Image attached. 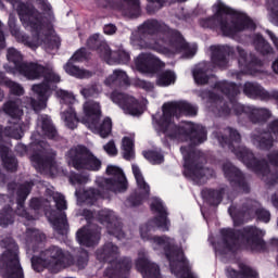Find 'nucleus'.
Here are the masks:
<instances>
[{
	"label": "nucleus",
	"mask_w": 278,
	"mask_h": 278,
	"mask_svg": "<svg viewBox=\"0 0 278 278\" xmlns=\"http://www.w3.org/2000/svg\"><path fill=\"white\" fill-rule=\"evenodd\" d=\"M7 60L9 63L4 64L3 68L9 75H21L28 81L43 79L42 83L33 86L31 90L37 94V100L31 99L30 104L34 110L45 105L47 103V93L51 90V84H60V75L49 66L36 62H25L23 53L15 48L7 50Z\"/></svg>",
	"instance_id": "f257e3e1"
},
{
	"label": "nucleus",
	"mask_w": 278,
	"mask_h": 278,
	"mask_svg": "<svg viewBox=\"0 0 278 278\" xmlns=\"http://www.w3.org/2000/svg\"><path fill=\"white\" fill-rule=\"evenodd\" d=\"M136 40L141 49L168 53L170 47H175V29L164 22L150 18L138 27Z\"/></svg>",
	"instance_id": "f03ea898"
},
{
	"label": "nucleus",
	"mask_w": 278,
	"mask_h": 278,
	"mask_svg": "<svg viewBox=\"0 0 278 278\" xmlns=\"http://www.w3.org/2000/svg\"><path fill=\"white\" fill-rule=\"evenodd\" d=\"M215 15L202 20V27H217L224 36H236L244 29H255V23L244 13L236 12L222 2L214 4Z\"/></svg>",
	"instance_id": "7ed1b4c3"
},
{
	"label": "nucleus",
	"mask_w": 278,
	"mask_h": 278,
	"mask_svg": "<svg viewBox=\"0 0 278 278\" xmlns=\"http://www.w3.org/2000/svg\"><path fill=\"white\" fill-rule=\"evenodd\" d=\"M226 131L229 135V139L227 140L225 139V137L218 138L219 144H222V147H228V149L232 153H235V155L239 160H241V162H243V164H245L248 168H253L255 173L262 175L265 184H273V181H276L277 174L270 173V169L268 168V163H266V161L257 162V160H255V156L253 155V152L240 146V142L242 140L240 132L232 128H228Z\"/></svg>",
	"instance_id": "20e7f679"
},
{
	"label": "nucleus",
	"mask_w": 278,
	"mask_h": 278,
	"mask_svg": "<svg viewBox=\"0 0 278 278\" xmlns=\"http://www.w3.org/2000/svg\"><path fill=\"white\" fill-rule=\"evenodd\" d=\"M30 262L36 273H42L45 268H52V270L68 268L74 261L72 254L64 253V250L58 245H51L41 251L39 255H34Z\"/></svg>",
	"instance_id": "39448f33"
},
{
	"label": "nucleus",
	"mask_w": 278,
	"mask_h": 278,
	"mask_svg": "<svg viewBox=\"0 0 278 278\" xmlns=\"http://www.w3.org/2000/svg\"><path fill=\"white\" fill-rule=\"evenodd\" d=\"M152 125L165 149L170 151L172 142H175V101L165 102L160 112L152 115Z\"/></svg>",
	"instance_id": "423d86ee"
},
{
	"label": "nucleus",
	"mask_w": 278,
	"mask_h": 278,
	"mask_svg": "<svg viewBox=\"0 0 278 278\" xmlns=\"http://www.w3.org/2000/svg\"><path fill=\"white\" fill-rule=\"evenodd\" d=\"M33 187L34 184L29 181H26L18 187L16 191L17 208L14 211L12 206L7 205L0 211V227H10V225H14L16 216H22V218H26V220H34V215L29 214L27 208H25V201H27V197L31 194Z\"/></svg>",
	"instance_id": "0eeeda50"
},
{
	"label": "nucleus",
	"mask_w": 278,
	"mask_h": 278,
	"mask_svg": "<svg viewBox=\"0 0 278 278\" xmlns=\"http://www.w3.org/2000/svg\"><path fill=\"white\" fill-rule=\"evenodd\" d=\"M84 114L85 116L83 117L77 116L75 108L70 105L61 116L68 129H77V123H83L87 127H94V124L101 121V104L94 101H87L84 104Z\"/></svg>",
	"instance_id": "6e6552de"
},
{
	"label": "nucleus",
	"mask_w": 278,
	"mask_h": 278,
	"mask_svg": "<svg viewBox=\"0 0 278 278\" xmlns=\"http://www.w3.org/2000/svg\"><path fill=\"white\" fill-rule=\"evenodd\" d=\"M66 157L70 166L75 168V170H91L98 173V170H101V166H103L101 160L84 144L71 148L66 152Z\"/></svg>",
	"instance_id": "1a4fd4ad"
},
{
	"label": "nucleus",
	"mask_w": 278,
	"mask_h": 278,
	"mask_svg": "<svg viewBox=\"0 0 278 278\" xmlns=\"http://www.w3.org/2000/svg\"><path fill=\"white\" fill-rule=\"evenodd\" d=\"M7 251L0 255V271L3 278H25L23 267L18 258V244L13 239H4L8 242Z\"/></svg>",
	"instance_id": "9d476101"
},
{
	"label": "nucleus",
	"mask_w": 278,
	"mask_h": 278,
	"mask_svg": "<svg viewBox=\"0 0 278 278\" xmlns=\"http://www.w3.org/2000/svg\"><path fill=\"white\" fill-rule=\"evenodd\" d=\"M150 210L153 212V214H156V216L140 226L139 231L142 240H151V231H155V229L168 231L170 227L168 211H166V206H164L162 200H153L150 205Z\"/></svg>",
	"instance_id": "9b49d317"
},
{
	"label": "nucleus",
	"mask_w": 278,
	"mask_h": 278,
	"mask_svg": "<svg viewBox=\"0 0 278 278\" xmlns=\"http://www.w3.org/2000/svg\"><path fill=\"white\" fill-rule=\"evenodd\" d=\"M185 159V166L189 170L193 181L205 184L207 179L214 177V170L204 167L205 156L201 152H190L186 147L180 148Z\"/></svg>",
	"instance_id": "f8f14e48"
},
{
	"label": "nucleus",
	"mask_w": 278,
	"mask_h": 278,
	"mask_svg": "<svg viewBox=\"0 0 278 278\" xmlns=\"http://www.w3.org/2000/svg\"><path fill=\"white\" fill-rule=\"evenodd\" d=\"M106 175L110 178H101L98 180V186L102 190H109V192L123 193L127 192L129 188V182L127 181V176L123 168L116 165H108L105 169Z\"/></svg>",
	"instance_id": "ddd939ff"
},
{
	"label": "nucleus",
	"mask_w": 278,
	"mask_h": 278,
	"mask_svg": "<svg viewBox=\"0 0 278 278\" xmlns=\"http://www.w3.org/2000/svg\"><path fill=\"white\" fill-rule=\"evenodd\" d=\"M17 14L23 25L30 27L33 38L35 40H40V34H42L43 27L42 15L40 12L36 11L34 7H29V4L25 2H20L17 4Z\"/></svg>",
	"instance_id": "4468645a"
},
{
	"label": "nucleus",
	"mask_w": 278,
	"mask_h": 278,
	"mask_svg": "<svg viewBox=\"0 0 278 278\" xmlns=\"http://www.w3.org/2000/svg\"><path fill=\"white\" fill-rule=\"evenodd\" d=\"M176 139L190 140V144L197 147L198 144H203V142L207 140V131L201 125L182 123L176 128Z\"/></svg>",
	"instance_id": "2eb2a0df"
},
{
	"label": "nucleus",
	"mask_w": 278,
	"mask_h": 278,
	"mask_svg": "<svg viewBox=\"0 0 278 278\" xmlns=\"http://www.w3.org/2000/svg\"><path fill=\"white\" fill-rule=\"evenodd\" d=\"M53 201L55 202L56 210L60 213L51 214L50 223H52L53 228L59 233V236H66L68 233V218H66V213L64 210L67 208L66 198L61 193H56L53 197Z\"/></svg>",
	"instance_id": "dca6fc26"
},
{
	"label": "nucleus",
	"mask_w": 278,
	"mask_h": 278,
	"mask_svg": "<svg viewBox=\"0 0 278 278\" xmlns=\"http://www.w3.org/2000/svg\"><path fill=\"white\" fill-rule=\"evenodd\" d=\"M132 175L137 181V186L139 190H143V192H135L130 194L126 201L130 207H138L139 205H142V201L149 197V192H151V188L149 187V184L144 180V176L142 175V172L140 170V167L138 165H132Z\"/></svg>",
	"instance_id": "f3484780"
},
{
	"label": "nucleus",
	"mask_w": 278,
	"mask_h": 278,
	"mask_svg": "<svg viewBox=\"0 0 278 278\" xmlns=\"http://www.w3.org/2000/svg\"><path fill=\"white\" fill-rule=\"evenodd\" d=\"M111 97L113 103L119 105L125 114H129L130 116H141L143 112L142 104L135 97L123 92H113Z\"/></svg>",
	"instance_id": "a211bd4d"
},
{
	"label": "nucleus",
	"mask_w": 278,
	"mask_h": 278,
	"mask_svg": "<svg viewBox=\"0 0 278 278\" xmlns=\"http://www.w3.org/2000/svg\"><path fill=\"white\" fill-rule=\"evenodd\" d=\"M100 8H110L118 12L127 10L130 16L138 17L140 15V0H98Z\"/></svg>",
	"instance_id": "6ab92c4d"
},
{
	"label": "nucleus",
	"mask_w": 278,
	"mask_h": 278,
	"mask_svg": "<svg viewBox=\"0 0 278 278\" xmlns=\"http://www.w3.org/2000/svg\"><path fill=\"white\" fill-rule=\"evenodd\" d=\"M136 68L140 71V73H150L151 75H155L160 73L166 64L162 62L157 56L153 54L141 53L137 56Z\"/></svg>",
	"instance_id": "aec40b11"
},
{
	"label": "nucleus",
	"mask_w": 278,
	"mask_h": 278,
	"mask_svg": "<svg viewBox=\"0 0 278 278\" xmlns=\"http://www.w3.org/2000/svg\"><path fill=\"white\" fill-rule=\"evenodd\" d=\"M275 140L278 142V119L269 124L268 132L252 135V142L255 147H258V149H270Z\"/></svg>",
	"instance_id": "412c9836"
},
{
	"label": "nucleus",
	"mask_w": 278,
	"mask_h": 278,
	"mask_svg": "<svg viewBox=\"0 0 278 278\" xmlns=\"http://www.w3.org/2000/svg\"><path fill=\"white\" fill-rule=\"evenodd\" d=\"M264 230H260L255 227H247L243 229L241 238L245 240L247 249H251V251H260L265 247V243L262 239L264 238Z\"/></svg>",
	"instance_id": "4be33fe9"
},
{
	"label": "nucleus",
	"mask_w": 278,
	"mask_h": 278,
	"mask_svg": "<svg viewBox=\"0 0 278 278\" xmlns=\"http://www.w3.org/2000/svg\"><path fill=\"white\" fill-rule=\"evenodd\" d=\"M131 270V258L122 257L112 267L106 268L104 275L109 278H128Z\"/></svg>",
	"instance_id": "5701e85b"
},
{
	"label": "nucleus",
	"mask_w": 278,
	"mask_h": 278,
	"mask_svg": "<svg viewBox=\"0 0 278 278\" xmlns=\"http://www.w3.org/2000/svg\"><path fill=\"white\" fill-rule=\"evenodd\" d=\"M152 240L157 247H163L165 257L169 264V270L172 275H175V244H173L170 238L166 236H154Z\"/></svg>",
	"instance_id": "b1692460"
},
{
	"label": "nucleus",
	"mask_w": 278,
	"mask_h": 278,
	"mask_svg": "<svg viewBox=\"0 0 278 278\" xmlns=\"http://www.w3.org/2000/svg\"><path fill=\"white\" fill-rule=\"evenodd\" d=\"M76 240L81 247H97L101 240V231L83 227L76 232Z\"/></svg>",
	"instance_id": "393cba45"
},
{
	"label": "nucleus",
	"mask_w": 278,
	"mask_h": 278,
	"mask_svg": "<svg viewBox=\"0 0 278 278\" xmlns=\"http://www.w3.org/2000/svg\"><path fill=\"white\" fill-rule=\"evenodd\" d=\"M58 153L51 149H43L42 153H34L30 156V161L38 166V168H42L43 170L47 168H53L55 164V157Z\"/></svg>",
	"instance_id": "a878e982"
},
{
	"label": "nucleus",
	"mask_w": 278,
	"mask_h": 278,
	"mask_svg": "<svg viewBox=\"0 0 278 278\" xmlns=\"http://www.w3.org/2000/svg\"><path fill=\"white\" fill-rule=\"evenodd\" d=\"M136 268L141 273L143 278H162L160 265L151 263L147 257H139L136 262Z\"/></svg>",
	"instance_id": "bb28decb"
},
{
	"label": "nucleus",
	"mask_w": 278,
	"mask_h": 278,
	"mask_svg": "<svg viewBox=\"0 0 278 278\" xmlns=\"http://www.w3.org/2000/svg\"><path fill=\"white\" fill-rule=\"evenodd\" d=\"M96 257L98 262L112 264L118 257V247L112 242H106L96 251Z\"/></svg>",
	"instance_id": "cd10ccee"
},
{
	"label": "nucleus",
	"mask_w": 278,
	"mask_h": 278,
	"mask_svg": "<svg viewBox=\"0 0 278 278\" xmlns=\"http://www.w3.org/2000/svg\"><path fill=\"white\" fill-rule=\"evenodd\" d=\"M223 170L225 177H227L230 182L236 181L243 192H249V185L244 181V177L238 167L232 166L231 163L227 162L224 164Z\"/></svg>",
	"instance_id": "c85d7f7f"
},
{
	"label": "nucleus",
	"mask_w": 278,
	"mask_h": 278,
	"mask_svg": "<svg viewBox=\"0 0 278 278\" xmlns=\"http://www.w3.org/2000/svg\"><path fill=\"white\" fill-rule=\"evenodd\" d=\"M100 220L102 223H106L108 233L110 236H114L117 240H123L125 238V231H123V223L116 220L114 222V217L110 213H100Z\"/></svg>",
	"instance_id": "c756f323"
},
{
	"label": "nucleus",
	"mask_w": 278,
	"mask_h": 278,
	"mask_svg": "<svg viewBox=\"0 0 278 278\" xmlns=\"http://www.w3.org/2000/svg\"><path fill=\"white\" fill-rule=\"evenodd\" d=\"M175 54L180 58H193L197 53V45H189L186 42L181 34L175 33Z\"/></svg>",
	"instance_id": "7c9ffc66"
},
{
	"label": "nucleus",
	"mask_w": 278,
	"mask_h": 278,
	"mask_svg": "<svg viewBox=\"0 0 278 278\" xmlns=\"http://www.w3.org/2000/svg\"><path fill=\"white\" fill-rule=\"evenodd\" d=\"M211 52L213 64L223 68L227 66V58L225 55H232L233 48L229 46H212Z\"/></svg>",
	"instance_id": "2f4dec72"
},
{
	"label": "nucleus",
	"mask_w": 278,
	"mask_h": 278,
	"mask_svg": "<svg viewBox=\"0 0 278 278\" xmlns=\"http://www.w3.org/2000/svg\"><path fill=\"white\" fill-rule=\"evenodd\" d=\"M87 47L91 51H97L102 60L110 55V46L104 40H101L99 34H94L88 38Z\"/></svg>",
	"instance_id": "473e14b6"
},
{
	"label": "nucleus",
	"mask_w": 278,
	"mask_h": 278,
	"mask_svg": "<svg viewBox=\"0 0 278 278\" xmlns=\"http://www.w3.org/2000/svg\"><path fill=\"white\" fill-rule=\"evenodd\" d=\"M177 262H176V270L177 277L179 278H198L197 274L190 269V264H188V260L184 256V251L179 250L177 252Z\"/></svg>",
	"instance_id": "72a5a7b5"
},
{
	"label": "nucleus",
	"mask_w": 278,
	"mask_h": 278,
	"mask_svg": "<svg viewBox=\"0 0 278 278\" xmlns=\"http://www.w3.org/2000/svg\"><path fill=\"white\" fill-rule=\"evenodd\" d=\"M105 86L110 88H121L122 86H129V76L122 70H115L112 75H110L104 80Z\"/></svg>",
	"instance_id": "f704fd0d"
},
{
	"label": "nucleus",
	"mask_w": 278,
	"mask_h": 278,
	"mask_svg": "<svg viewBox=\"0 0 278 278\" xmlns=\"http://www.w3.org/2000/svg\"><path fill=\"white\" fill-rule=\"evenodd\" d=\"M104 62L106 64H129L131 62V54L126 50L119 49L112 52V49L109 47V55L104 56Z\"/></svg>",
	"instance_id": "c9c22d12"
},
{
	"label": "nucleus",
	"mask_w": 278,
	"mask_h": 278,
	"mask_svg": "<svg viewBox=\"0 0 278 278\" xmlns=\"http://www.w3.org/2000/svg\"><path fill=\"white\" fill-rule=\"evenodd\" d=\"M245 114L252 123H264V121L270 118V111L264 108L248 106L245 108Z\"/></svg>",
	"instance_id": "e433bc0d"
},
{
	"label": "nucleus",
	"mask_w": 278,
	"mask_h": 278,
	"mask_svg": "<svg viewBox=\"0 0 278 278\" xmlns=\"http://www.w3.org/2000/svg\"><path fill=\"white\" fill-rule=\"evenodd\" d=\"M207 71H210V65H207L206 62L198 64L193 70V79L198 86H205V84H208L210 76L207 75Z\"/></svg>",
	"instance_id": "4c0bfd02"
},
{
	"label": "nucleus",
	"mask_w": 278,
	"mask_h": 278,
	"mask_svg": "<svg viewBox=\"0 0 278 278\" xmlns=\"http://www.w3.org/2000/svg\"><path fill=\"white\" fill-rule=\"evenodd\" d=\"M75 61H72L71 59L67 61V63L64 65V71L67 73V75H71L72 77H76L77 79H84L86 77H91L92 73L87 70H81L79 66L75 65Z\"/></svg>",
	"instance_id": "58836bf2"
},
{
	"label": "nucleus",
	"mask_w": 278,
	"mask_h": 278,
	"mask_svg": "<svg viewBox=\"0 0 278 278\" xmlns=\"http://www.w3.org/2000/svg\"><path fill=\"white\" fill-rule=\"evenodd\" d=\"M93 134H99L100 138H109L112 135V118L105 117L102 123L94 124V127H89Z\"/></svg>",
	"instance_id": "ea45409f"
},
{
	"label": "nucleus",
	"mask_w": 278,
	"mask_h": 278,
	"mask_svg": "<svg viewBox=\"0 0 278 278\" xmlns=\"http://www.w3.org/2000/svg\"><path fill=\"white\" fill-rule=\"evenodd\" d=\"M0 136H5L7 138H14V140H21L23 138V127L18 124H13L11 126L4 127L0 125Z\"/></svg>",
	"instance_id": "a19ab883"
},
{
	"label": "nucleus",
	"mask_w": 278,
	"mask_h": 278,
	"mask_svg": "<svg viewBox=\"0 0 278 278\" xmlns=\"http://www.w3.org/2000/svg\"><path fill=\"white\" fill-rule=\"evenodd\" d=\"M47 240V236L40 232V230H36L34 228H28L26 230V242L31 247H38V244L45 242Z\"/></svg>",
	"instance_id": "79ce46f5"
},
{
	"label": "nucleus",
	"mask_w": 278,
	"mask_h": 278,
	"mask_svg": "<svg viewBox=\"0 0 278 278\" xmlns=\"http://www.w3.org/2000/svg\"><path fill=\"white\" fill-rule=\"evenodd\" d=\"M226 275L229 278H256L257 277V273L253 271V269L247 266L241 267L240 273L236 271V269L231 267H228Z\"/></svg>",
	"instance_id": "37998d69"
},
{
	"label": "nucleus",
	"mask_w": 278,
	"mask_h": 278,
	"mask_svg": "<svg viewBox=\"0 0 278 278\" xmlns=\"http://www.w3.org/2000/svg\"><path fill=\"white\" fill-rule=\"evenodd\" d=\"M8 26L11 36L16 38V40H20L21 42H25V40H27V35L21 33V27L18 26V24H16V17L10 16L8 21Z\"/></svg>",
	"instance_id": "c03bdc74"
},
{
	"label": "nucleus",
	"mask_w": 278,
	"mask_h": 278,
	"mask_svg": "<svg viewBox=\"0 0 278 278\" xmlns=\"http://www.w3.org/2000/svg\"><path fill=\"white\" fill-rule=\"evenodd\" d=\"M143 157L150 162L153 166L164 164V154L157 150H147L142 152Z\"/></svg>",
	"instance_id": "a18cd8bd"
},
{
	"label": "nucleus",
	"mask_w": 278,
	"mask_h": 278,
	"mask_svg": "<svg viewBox=\"0 0 278 278\" xmlns=\"http://www.w3.org/2000/svg\"><path fill=\"white\" fill-rule=\"evenodd\" d=\"M90 260V255L87 250H80L76 257L73 256V264L70 266H76L79 270H84L88 266V262Z\"/></svg>",
	"instance_id": "49530a36"
},
{
	"label": "nucleus",
	"mask_w": 278,
	"mask_h": 278,
	"mask_svg": "<svg viewBox=\"0 0 278 278\" xmlns=\"http://www.w3.org/2000/svg\"><path fill=\"white\" fill-rule=\"evenodd\" d=\"M175 83V72L164 71L157 74L156 86L166 87Z\"/></svg>",
	"instance_id": "de8ad7c7"
},
{
	"label": "nucleus",
	"mask_w": 278,
	"mask_h": 278,
	"mask_svg": "<svg viewBox=\"0 0 278 278\" xmlns=\"http://www.w3.org/2000/svg\"><path fill=\"white\" fill-rule=\"evenodd\" d=\"M41 129L49 140H55V138H58V129H55L51 119L43 117L41 121Z\"/></svg>",
	"instance_id": "09e8293b"
},
{
	"label": "nucleus",
	"mask_w": 278,
	"mask_h": 278,
	"mask_svg": "<svg viewBox=\"0 0 278 278\" xmlns=\"http://www.w3.org/2000/svg\"><path fill=\"white\" fill-rule=\"evenodd\" d=\"M254 47L262 55H270L273 53V47L260 35L255 36Z\"/></svg>",
	"instance_id": "8fccbe9b"
},
{
	"label": "nucleus",
	"mask_w": 278,
	"mask_h": 278,
	"mask_svg": "<svg viewBox=\"0 0 278 278\" xmlns=\"http://www.w3.org/2000/svg\"><path fill=\"white\" fill-rule=\"evenodd\" d=\"M222 235L224 236V247H226L228 251H233L231 244H236V237L240 240V235L238 232L235 233L231 229H223Z\"/></svg>",
	"instance_id": "3c124183"
},
{
	"label": "nucleus",
	"mask_w": 278,
	"mask_h": 278,
	"mask_svg": "<svg viewBox=\"0 0 278 278\" xmlns=\"http://www.w3.org/2000/svg\"><path fill=\"white\" fill-rule=\"evenodd\" d=\"M4 112L11 116V118H21V116H23V110H21L16 101L7 102L4 104Z\"/></svg>",
	"instance_id": "603ef678"
},
{
	"label": "nucleus",
	"mask_w": 278,
	"mask_h": 278,
	"mask_svg": "<svg viewBox=\"0 0 278 278\" xmlns=\"http://www.w3.org/2000/svg\"><path fill=\"white\" fill-rule=\"evenodd\" d=\"M176 112H180L181 114H186L187 116H197L198 109L192 106L190 103L178 101L175 104Z\"/></svg>",
	"instance_id": "864d4df0"
},
{
	"label": "nucleus",
	"mask_w": 278,
	"mask_h": 278,
	"mask_svg": "<svg viewBox=\"0 0 278 278\" xmlns=\"http://www.w3.org/2000/svg\"><path fill=\"white\" fill-rule=\"evenodd\" d=\"M101 197V191L99 189L89 188L83 192V199L86 203L94 205Z\"/></svg>",
	"instance_id": "5fc2aeb1"
},
{
	"label": "nucleus",
	"mask_w": 278,
	"mask_h": 278,
	"mask_svg": "<svg viewBox=\"0 0 278 278\" xmlns=\"http://www.w3.org/2000/svg\"><path fill=\"white\" fill-rule=\"evenodd\" d=\"M122 149L124 151V160H131L134 157V139L124 137L122 139Z\"/></svg>",
	"instance_id": "6e6d98bb"
},
{
	"label": "nucleus",
	"mask_w": 278,
	"mask_h": 278,
	"mask_svg": "<svg viewBox=\"0 0 278 278\" xmlns=\"http://www.w3.org/2000/svg\"><path fill=\"white\" fill-rule=\"evenodd\" d=\"M2 164L5 170L9 173H16L18 170V160L16 156H7V159H2Z\"/></svg>",
	"instance_id": "4d7b16f0"
},
{
	"label": "nucleus",
	"mask_w": 278,
	"mask_h": 278,
	"mask_svg": "<svg viewBox=\"0 0 278 278\" xmlns=\"http://www.w3.org/2000/svg\"><path fill=\"white\" fill-rule=\"evenodd\" d=\"M148 14H155V12H159V10H162V8L168 3V0H148Z\"/></svg>",
	"instance_id": "13d9d810"
},
{
	"label": "nucleus",
	"mask_w": 278,
	"mask_h": 278,
	"mask_svg": "<svg viewBox=\"0 0 278 278\" xmlns=\"http://www.w3.org/2000/svg\"><path fill=\"white\" fill-rule=\"evenodd\" d=\"M217 88L222 90L224 94H231L232 97L233 94H238V92H240V89L236 85L229 84L227 81L219 83Z\"/></svg>",
	"instance_id": "bf43d9fd"
},
{
	"label": "nucleus",
	"mask_w": 278,
	"mask_h": 278,
	"mask_svg": "<svg viewBox=\"0 0 278 278\" xmlns=\"http://www.w3.org/2000/svg\"><path fill=\"white\" fill-rule=\"evenodd\" d=\"M5 86L10 88L11 94H15V97H23L25 94L23 86L14 80H5Z\"/></svg>",
	"instance_id": "052dcab7"
},
{
	"label": "nucleus",
	"mask_w": 278,
	"mask_h": 278,
	"mask_svg": "<svg viewBox=\"0 0 278 278\" xmlns=\"http://www.w3.org/2000/svg\"><path fill=\"white\" fill-rule=\"evenodd\" d=\"M90 56V53L88 52V49L85 47H81L80 49L76 50L72 58V62H86L88 58Z\"/></svg>",
	"instance_id": "680f3d73"
},
{
	"label": "nucleus",
	"mask_w": 278,
	"mask_h": 278,
	"mask_svg": "<svg viewBox=\"0 0 278 278\" xmlns=\"http://www.w3.org/2000/svg\"><path fill=\"white\" fill-rule=\"evenodd\" d=\"M267 5L270 9V22L278 25V0H267Z\"/></svg>",
	"instance_id": "e2e57ef3"
},
{
	"label": "nucleus",
	"mask_w": 278,
	"mask_h": 278,
	"mask_svg": "<svg viewBox=\"0 0 278 278\" xmlns=\"http://www.w3.org/2000/svg\"><path fill=\"white\" fill-rule=\"evenodd\" d=\"M237 52L239 54V66L247 67L251 62H253V58L244 51V49L238 47Z\"/></svg>",
	"instance_id": "0e129e2a"
},
{
	"label": "nucleus",
	"mask_w": 278,
	"mask_h": 278,
	"mask_svg": "<svg viewBox=\"0 0 278 278\" xmlns=\"http://www.w3.org/2000/svg\"><path fill=\"white\" fill-rule=\"evenodd\" d=\"M206 192L208 194L206 197V201H208L211 205H218V203H220L223 199V191L207 190Z\"/></svg>",
	"instance_id": "69168bd1"
},
{
	"label": "nucleus",
	"mask_w": 278,
	"mask_h": 278,
	"mask_svg": "<svg viewBox=\"0 0 278 278\" xmlns=\"http://www.w3.org/2000/svg\"><path fill=\"white\" fill-rule=\"evenodd\" d=\"M80 92L85 99H97V97H99V87L97 85H92L81 89Z\"/></svg>",
	"instance_id": "338daca9"
},
{
	"label": "nucleus",
	"mask_w": 278,
	"mask_h": 278,
	"mask_svg": "<svg viewBox=\"0 0 278 278\" xmlns=\"http://www.w3.org/2000/svg\"><path fill=\"white\" fill-rule=\"evenodd\" d=\"M135 86L137 88H141V90H146V92H151L155 88L151 81H147L140 78L135 80Z\"/></svg>",
	"instance_id": "774afa93"
}]
</instances>
